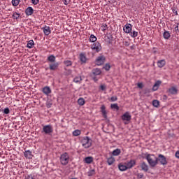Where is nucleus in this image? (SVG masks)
I'll return each mask as SVG.
<instances>
[{"mask_svg": "<svg viewBox=\"0 0 179 179\" xmlns=\"http://www.w3.org/2000/svg\"><path fill=\"white\" fill-rule=\"evenodd\" d=\"M80 133L81 132H80V131L79 129H76L75 131H73V136L77 137V136L80 135Z\"/></svg>", "mask_w": 179, "mask_h": 179, "instance_id": "nucleus-34", "label": "nucleus"}, {"mask_svg": "<svg viewBox=\"0 0 179 179\" xmlns=\"http://www.w3.org/2000/svg\"><path fill=\"white\" fill-rule=\"evenodd\" d=\"M52 101H48L46 103V106L48 108H50L52 107Z\"/></svg>", "mask_w": 179, "mask_h": 179, "instance_id": "nucleus-41", "label": "nucleus"}, {"mask_svg": "<svg viewBox=\"0 0 179 179\" xmlns=\"http://www.w3.org/2000/svg\"><path fill=\"white\" fill-rule=\"evenodd\" d=\"M19 17H20V14L17 13V12H14L13 15V18L17 20L19 19Z\"/></svg>", "mask_w": 179, "mask_h": 179, "instance_id": "nucleus-38", "label": "nucleus"}, {"mask_svg": "<svg viewBox=\"0 0 179 179\" xmlns=\"http://www.w3.org/2000/svg\"><path fill=\"white\" fill-rule=\"evenodd\" d=\"M69 161V156L67 152H64L60 156V163L63 166H66Z\"/></svg>", "mask_w": 179, "mask_h": 179, "instance_id": "nucleus-3", "label": "nucleus"}, {"mask_svg": "<svg viewBox=\"0 0 179 179\" xmlns=\"http://www.w3.org/2000/svg\"><path fill=\"white\" fill-rule=\"evenodd\" d=\"M64 64L66 66H72V62L70 60H65L64 62Z\"/></svg>", "mask_w": 179, "mask_h": 179, "instance_id": "nucleus-36", "label": "nucleus"}, {"mask_svg": "<svg viewBox=\"0 0 179 179\" xmlns=\"http://www.w3.org/2000/svg\"><path fill=\"white\" fill-rule=\"evenodd\" d=\"M144 175L143 173H139L138 174H136V177L138 178V179H142L143 178Z\"/></svg>", "mask_w": 179, "mask_h": 179, "instance_id": "nucleus-42", "label": "nucleus"}, {"mask_svg": "<svg viewBox=\"0 0 179 179\" xmlns=\"http://www.w3.org/2000/svg\"><path fill=\"white\" fill-rule=\"evenodd\" d=\"M92 73L93 76H98L101 75V71L100 69H93Z\"/></svg>", "mask_w": 179, "mask_h": 179, "instance_id": "nucleus-15", "label": "nucleus"}, {"mask_svg": "<svg viewBox=\"0 0 179 179\" xmlns=\"http://www.w3.org/2000/svg\"><path fill=\"white\" fill-rule=\"evenodd\" d=\"M159 162L162 165L166 166L167 164L166 158L164 155L159 154L158 155L157 162Z\"/></svg>", "mask_w": 179, "mask_h": 179, "instance_id": "nucleus-6", "label": "nucleus"}, {"mask_svg": "<svg viewBox=\"0 0 179 179\" xmlns=\"http://www.w3.org/2000/svg\"><path fill=\"white\" fill-rule=\"evenodd\" d=\"M123 31L126 34H129L132 31V25L131 24H126L123 27Z\"/></svg>", "mask_w": 179, "mask_h": 179, "instance_id": "nucleus-8", "label": "nucleus"}, {"mask_svg": "<svg viewBox=\"0 0 179 179\" xmlns=\"http://www.w3.org/2000/svg\"><path fill=\"white\" fill-rule=\"evenodd\" d=\"M166 1H173V0H166Z\"/></svg>", "mask_w": 179, "mask_h": 179, "instance_id": "nucleus-58", "label": "nucleus"}, {"mask_svg": "<svg viewBox=\"0 0 179 179\" xmlns=\"http://www.w3.org/2000/svg\"><path fill=\"white\" fill-rule=\"evenodd\" d=\"M141 170H143L145 172L148 171V166L145 162H143L141 164Z\"/></svg>", "mask_w": 179, "mask_h": 179, "instance_id": "nucleus-23", "label": "nucleus"}, {"mask_svg": "<svg viewBox=\"0 0 179 179\" xmlns=\"http://www.w3.org/2000/svg\"><path fill=\"white\" fill-rule=\"evenodd\" d=\"M11 3L14 6H17L20 3V0H13L11 1Z\"/></svg>", "mask_w": 179, "mask_h": 179, "instance_id": "nucleus-37", "label": "nucleus"}, {"mask_svg": "<svg viewBox=\"0 0 179 179\" xmlns=\"http://www.w3.org/2000/svg\"><path fill=\"white\" fill-rule=\"evenodd\" d=\"M101 112L102 113V115L103 118H107V112L106 110V106L104 105H102L101 107Z\"/></svg>", "mask_w": 179, "mask_h": 179, "instance_id": "nucleus-17", "label": "nucleus"}, {"mask_svg": "<svg viewBox=\"0 0 179 179\" xmlns=\"http://www.w3.org/2000/svg\"><path fill=\"white\" fill-rule=\"evenodd\" d=\"M91 49L94 52H100L101 50V45L99 42L96 41L91 45Z\"/></svg>", "mask_w": 179, "mask_h": 179, "instance_id": "nucleus-5", "label": "nucleus"}, {"mask_svg": "<svg viewBox=\"0 0 179 179\" xmlns=\"http://www.w3.org/2000/svg\"><path fill=\"white\" fill-rule=\"evenodd\" d=\"M129 34L130 36L133 38H136L138 34V31H133V32L131 31Z\"/></svg>", "mask_w": 179, "mask_h": 179, "instance_id": "nucleus-27", "label": "nucleus"}, {"mask_svg": "<svg viewBox=\"0 0 179 179\" xmlns=\"http://www.w3.org/2000/svg\"><path fill=\"white\" fill-rule=\"evenodd\" d=\"M114 162H115V158L113 157L108 158L107 163L109 166H111L113 164H114Z\"/></svg>", "mask_w": 179, "mask_h": 179, "instance_id": "nucleus-29", "label": "nucleus"}, {"mask_svg": "<svg viewBox=\"0 0 179 179\" xmlns=\"http://www.w3.org/2000/svg\"><path fill=\"white\" fill-rule=\"evenodd\" d=\"M111 108L116 109L117 110H120V107L117 106V103L111 104Z\"/></svg>", "mask_w": 179, "mask_h": 179, "instance_id": "nucleus-39", "label": "nucleus"}, {"mask_svg": "<svg viewBox=\"0 0 179 179\" xmlns=\"http://www.w3.org/2000/svg\"><path fill=\"white\" fill-rule=\"evenodd\" d=\"M35 176L33 175H28L27 177H25V179H34Z\"/></svg>", "mask_w": 179, "mask_h": 179, "instance_id": "nucleus-46", "label": "nucleus"}, {"mask_svg": "<svg viewBox=\"0 0 179 179\" xmlns=\"http://www.w3.org/2000/svg\"><path fill=\"white\" fill-rule=\"evenodd\" d=\"M106 29H107V25L106 24L101 25L102 31H105L106 30Z\"/></svg>", "mask_w": 179, "mask_h": 179, "instance_id": "nucleus-47", "label": "nucleus"}, {"mask_svg": "<svg viewBox=\"0 0 179 179\" xmlns=\"http://www.w3.org/2000/svg\"><path fill=\"white\" fill-rule=\"evenodd\" d=\"M49 1H55V0H49Z\"/></svg>", "mask_w": 179, "mask_h": 179, "instance_id": "nucleus-57", "label": "nucleus"}, {"mask_svg": "<svg viewBox=\"0 0 179 179\" xmlns=\"http://www.w3.org/2000/svg\"><path fill=\"white\" fill-rule=\"evenodd\" d=\"M166 65L165 59H161L157 62V66L159 68H162Z\"/></svg>", "mask_w": 179, "mask_h": 179, "instance_id": "nucleus-21", "label": "nucleus"}, {"mask_svg": "<svg viewBox=\"0 0 179 179\" xmlns=\"http://www.w3.org/2000/svg\"><path fill=\"white\" fill-rule=\"evenodd\" d=\"M43 93L44 94H46L47 96L50 94L52 92V90L50 87H44L42 90Z\"/></svg>", "mask_w": 179, "mask_h": 179, "instance_id": "nucleus-13", "label": "nucleus"}, {"mask_svg": "<svg viewBox=\"0 0 179 179\" xmlns=\"http://www.w3.org/2000/svg\"><path fill=\"white\" fill-rule=\"evenodd\" d=\"M161 84H162L161 81H159V80L157 81L155 83L154 87H152V90H154V91L158 90Z\"/></svg>", "mask_w": 179, "mask_h": 179, "instance_id": "nucleus-22", "label": "nucleus"}, {"mask_svg": "<svg viewBox=\"0 0 179 179\" xmlns=\"http://www.w3.org/2000/svg\"><path fill=\"white\" fill-rule=\"evenodd\" d=\"M101 90H106V86L103 85H101Z\"/></svg>", "mask_w": 179, "mask_h": 179, "instance_id": "nucleus-53", "label": "nucleus"}, {"mask_svg": "<svg viewBox=\"0 0 179 179\" xmlns=\"http://www.w3.org/2000/svg\"><path fill=\"white\" fill-rule=\"evenodd\" d=\"M163 37L165 39H169L171 37L170 32L169 31H165V32L163 34Z\"/></svg>", "mask_w": 179, "mask_h": 179, "instance_id": "nucleus-24", "label": "nucleus"}, {"mask_svg": "<svg viewBox=\"0 0 179 179\" xmlns=\"http://www.w3.org/2000/svg\"><path fill=\"white\" fill-rule=\"evenodd\" d=\"M175 157L179 159V151H177L176 153H175Z\"/></svg>", "mask_w": 179, "mask_h": 179, "instance_id": "nucleus-52", "label": "nucleus"}, {"mask_svg": "<svg viewBox=\"0 0 179 179\" xmlns=\"http://www.w3.org/2000/svg\"><path fill=\"white\" fill-rule=\"evenodd\" d=\"M10 113V110H9V108H6L4 110H3V113L4 114H9Z\"/></svg>", "mask_w": 179, "mask_h": 179, "instance_id": "nucleus-45", "label": "nucleus"}, {"mask_svg": "<svg viewBox=\"0 0 179 179\" xmlns=\"http://www.w3.org/2000/svg\"><path fill=\"white\" fill-rule=\"evenodd\" d=\"M47 60L48 62H51L52 64V63H55L56 62V57L55 55H49L47 58Z\"/></svg>", "mask_w": 179, "mask_h": 179, "instance_id": "nucleus-18", "label": "nucleus"}, {"mask_svg": "<svg viewBox=\"0 0 179 179\" xmlns=\"http://www.w3.org/2000/svg\"><path fill=\"white\" fill-rule=\"evenodd\" d=\"M77 103L82 106L85 103V101L83 98H80L78 101H77Z\"/></svg>", "mask_w": 179, "mask_h": 179, "instance_id": "nucleus-32", "label": "nucleus"}, {"mask_svg": "<svg viewBox=\"0 0 179 179\" xmlns=\"http://www.w3.org/2000/svg\"><path fill=\"white\" fill-rule=\"evenodd\" d=\"M58 66H59V63L57 62L49 64V69L50 71H56Z\"/></svg>", "mask_w": 179, "mask_h": 179, "instance_id": "nucleus-11", "label": "nucleus"}, {"mask_svg": "<svg viewBox=\"0 0 179 179\" xmlns=\"http://www.w3.org/2000/svg\"><path fill=\"white\" fill-rule=\"evenodd\" d=\"M174 29H175V31L179 32V24H177V25H176V27H175Z\"/></svg>", "mask_w": 179, "mask_h": 179, "instance_id": "nucleus-51", "label": "nucleus"}, {"mask_svg": "<svg viewBox=\"0 0 179 179\" xmlns=\"http://www.w3.org/2000/svg\"><path fill=\"white\" fill-rule=\"evenodd\" d=\"M53 132V127L51 124L44 125L42 129V133L46 135H50Z\"/></svg>", "mask_w": 179, "mask_h": 179, "instance_id": "nucleus-4", "label": "nucleus"}, {"mask_svg": "<svg viewBox=\"0 0 179 179\" xmlns=\"http://www.w3.org/2000/svg\"><path fill=\"white\" fill-rule=\"evenodd\" d=\"M118 168H119V170L120 171H124L128 170V167H127V166L124 163V164H122V163L119 164Z\"/></svg>", "mask_w": 179, "mask_h": 179, "instance_id": "nucleus-16", "label": "nucleus"}, {"mask_svg": "<svg viewBox=\"0 0 179 179\" xmlns=\"http://www.w3.org/2000/svg\"><path fill=\"white\" fill-rule=\"evenodd\" d=\"M24 157L26 159H31L33 157V155L30 150H26L24 152Z\"/></svg>", "mask_w": 179, "mask_h": 179, "instance_id": "nucleus-19", "label": "nucleus"}, {"mask_svg": "<svg viewBox=\"0 0 179 179\" xmlns=\"http://www.w3.org/2000/svg\"><path fill=\"white\" fill-rule=\"evenodd\" d=\"M0 112H1V110H0Z\"/></svg>", "mask_w": 179, "mask_h": 179, "instance_id": "nucleus-59", "label": "nucleus"}, {"mask_svg": "<svg viewBox=\"0 0 179 179\" xmlns=\"http://www.w3.org/2000/svg\"><path fill=\"white\" fill-rule=\"evenodd\" d=\"M95 175V170L94 169H92L91 171H90V172H88V176H92Z\"/></svg>", "mask_w": 179, "mask_h": 179, "instance_id": "nucleus-40", "label": "nucleus"}, {"mask_svg": "<svg viewBox=\"0 0 179 179\" xmlns=\"http://www.w3.org/2000/svg\"><path fill=\"white\" fill-rule=\"evenodd\" d=\"M96 40H97V38L94 35H93V34L90 35V42L95 43L96 41Z\"/></svg>", "mask_w": 179, "mask_h": 179, "instance_id": "nucleus-30", "label": "nucleus"}, {"mask_svg": "<svg viewBox=\"0 0 179 179\" xmlns=\"http://www.w3.org/2000/svg\"><path fill=\"white\" fill-rule=\"evenodd\" d=\"M125 166L127 167L128 169H131L133 168L134 166H136V160L131 159L130 161L127 162H124Z\"/></svg>", "mask_w": 179, "mask_h": 179, "instance_id": "nucleus-9", "label": "nucleus"}, {"mask_svg": "<svg viewBox=\"0 0 179 179\" xmlns=\"http://www.w3.org/2000/svg\"><path fill=\"white\" fill-rule=\"evenodd\" d=\"M169 92L171 94H177L178 90L175 87H171V88L169 89Z\"/></svg>", "mask_w": 179, "mask_h": 179, "instance_id": "nucleus-20", "label": "nucleus"}, {"mask_svg": "<svg viewBox=\"0 0 179 179\" xmlns=\"http://www.w3.org/2000/svg\"><path fill=\"white\" fill-rule=\"evenodd\" d=\"M40 2V0H31V3L33 5H37Z\"/></svg>", "mask_w": 179, "mask_h": 179, "instance_id": "nucleus-44", "label": "nucleus"}, {"mask_svg": "<svg viewBox=\"0 0 179 179\" xmlns=\"http://www.w3.org/2000/svg\"><path fill=\"white\" fill-rule=\"evenodd\" d=\"M122 119L123 121L129 122L131 120V115L130 113H129V112H126L124 115H122Z\"/></svg>", "mask_w": 179, "mask_h": 179, "instance_id": "nucleus-10", "label": "nucleus"}, {"mask_svg": "<svg viewBox=\"0 0 179 179\" xmlns=\"http://www.w3.org/2000/svg\"><path fill=\"white\" fill-rule=\"evenodd\" d=\"M34 40H30L27 43V48H31L34 47Z\"/></svg>", "mask_w": 179, "mask_h": 179, "instance_id": "nucleus-28", "label": "nucleus"}, {"mask_svg": "<svg viewBox=\"0 0 179 179\" xmlns=\"http://www.w3.org/2000/svg\"><path fill=\"white\" fill-rule=\"evenodd\" d=\"M85 162L86 164H90L91 163L93 162V157H86V158H85Z\"/></svg>", "mask_w": 179, "mask_h": 179, "instance_id": "nucleus-25", "label": "nucleus"}, {"mask_svg": "<svg viewBox=\"0 0 179 179\" xmlns=\"http://www.w3.org/2000/svg\"><path fill=\"white\" fill-rule=\"evenodd\" d=\"M138 87L139 89H143V83H138Z\"/></svg>", "mask_w": 179, "mask_h": 179, "instance_id": "nucleus-50", "label": "nucleus"}, {"mask_svg": "<svg viewBox=\"0 0 179 179\" xmlns=\"http://www.w3.org/2000/svg\"><path fill=\"white\" fill-rule=\"evenodd\" d=\"M123 44L125 47H129V43L127 41H124Z\"/></svg>", "mask_w": 179, "mask_h": 179, "instance_id": "nucleus-49", "label": "nucleus"}, {"mask_svg": "<svg viewBox=\"0 0 179 179\" xmlns=\"http://www.w3.org/2000/svg\"><path fill=\"white\" fill-rule=\"evenodd\" d=\"M152 106L155 108H158L159 106V101L158 100L152 101Z\"/></svg>", "mask_w": 179, "mask_h": 179, "instance_id": "nucleus-35", "label": "nucleus"}, {"mask_svg": "<svg viewBox=\"0 0 179 179\" xmlns=\"http://www.w3.org/2000/svg\"><path fill=\"white\" fill-rule=\"evenodd\" d=\"M120 153H121L120 149L117 148L116 150H114L113 151L112 155H113V156H118V155H120Z\"/></svg>", "mask_w": 179, "mask_h": 179, "instance_id": "nucleus-26", "label": "nucleus"}, {"mask_svg": "<svg viewBox=\"0 0 179 179\" xmlns=\"http://www.w3.org/2000/svg\"><path fill=\"white\" fill-rule=\"evenodd\" d=\"M43 31L45 35L49 36L51 33L50 27L49 26H45L43 28Z\"/></svg>", "mask_w": 179, "mask_h": 179, "instance_id": "nucleus-12", "label": "nucleus"}, {"mask_svg": "<svg viewBox=\"0 0 179 179\" xmlns=\"http://www.w3.org/2000/svg\"><path fill=\"white\" fill-rule=\"evenodd\" d=\"M105 57L104 56H99L97 57V59H96V64L97 66H101L104 64L105 62Z\"/></svg>", "mask_w": 179, "mask_h": 179, "instance_id": "nucleus-7", "label": "nucleus"}, {"mask_svg": "<svg viewBox=\"0 0 179 179\" xmlns=\"http://www.w3.org/2000/svg\"><path fill=\"white\" fill-rule=\"evenodd\" d=\"M80 60L83 63L86 62V57H85L84 54H80Z\"/></svg>", "mask_w": 179, "mask_h": 179, "instance_id": "nucleus-33", "label": "nucleus"}, {"mask_svg": "<svg viewBox=\"0 0 179 179\" xmlns=\"http://www.w3.org/2000/svg\"><path fill=\"white\" fill-rule=\"evenodd\" d=\"M73 81L76 83H80L82 82V77L81 76L75 77L73 79Z\"/></svg>", "mask_w": 179, "mask_h": 179, "instance_id": "nucleus-31", "label": "nucleus"}, {"mask_svg": "<svg viewBox=\"0 0 179 179\" xmlns=\"http://www.w3.org/2000/svg\"><path fill=\"white\" fill-rule=\"evenodd\" d=\"M145 158L150 166L155 167L158 164V158L155 155L147 154Z\"/></svg>", "mask_w": 179, "mask_h": 179, "instance_id": "nucleus-1", "label": "nucleus"}, {"mask_svg": "<svg viewBox=\"0 0 179 179\" xmlns=\"http://www.w3.org/2000/svg\"><path fill=\"white\" fill-rule=\"evenodd\" d=\"M106 71H109L110 69V66L109 64H106L105 66H103Z\"/></svg>", "mask_w": 179, "mask_h": 179, "instance_id": "nucleus-43", "label": "nucleus"}, {"mask_svg": "<svg viewBox=\"0 0 179 179\" xmlns=\"http://www.w3.org/2000/svg\"><path fill=\"white\" fill-rule=\"evenodd\" d=\"M117 100V96H111L110 101H111L112 102H115V101H116Z\"/></svg>", "mask_w": 179, "mask_h": 179, "instance_id": "nucleus-48", "label": "nucleus"}, {"mask_svg": "<svg viewBox=\"0 0 179 179\" xmlns=\"http://www.w3.org/2000/svg\"><path fill=\"white\" fill-rule=\"evenodd\" d=\"M81 145L85 149H88L92 146V139L88 136H85L81 139Z\"/></svg>", "mask_w": 179, "mask_h": 179, "instance_id": "nucleus-2", "label": "nucleus"}, {"mask_svg": "<svg viewBox=\"0 0 179 179\" xmlns=\"http://www.w3.org/2000/svg\"><path fill=\"white\" fill-rule=\"evenodd\" d=\"M93 80H94L95 82L98 81V78H96V77H93Z\"/></svg>", "mask_w": 179, "mask_h": 179, "instance_id": "nucleus-55", "label": "nucleus"}, {"mask_svg": "<svg viewBox=\"0 0 179 179\" xmlns=\"http://www.w3.org/2000/svg\"><path fill=\"white\" fill-rule=\"evenodd\" d=\"M173 13L175 15H178V11L176 10H173Z\"/></svg>", "mask_w": 179, "mask_h": 179, "instance_id": "nucleus-54", "label": "nucleus"}, {"mask_svg": "<svg viewBox=\"0 0 179 179\" xmlns=\"http://www.w3.org/2000/svg\"><path fill=\"white\" fill-rule=\"evenodd\" d=\"M25 14L27 16L32 15L34 14V8L31 7H27V9L25 10Z\"/></svg>", "mask_w": 179, "mask_h": 179, "instance_id": "nucleus-14", "label": "nucleus"}, {"mask_svg": "<svg viewBox=\"0 0 179 179\" xmlns=\"http://www.w3.org/2000/svg\"><path fill=\"white\" fill-rule=\"evenodd\" d=\"M69 1H67V0H64V5H68Z\"/></svg>", "mask_w": 179, "mask_h": 179, "instance_id": "nucleus-56", "label": "nucleus"}]
</instances>
